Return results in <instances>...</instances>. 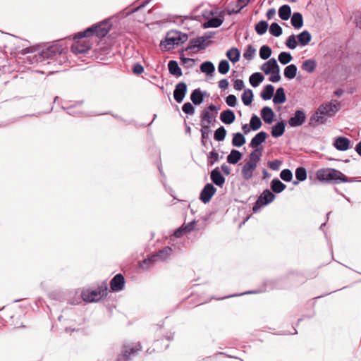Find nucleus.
Listing matches in <instances>:
<instances>
[{
  "mask_svg": "<svg viewBox=\"0 0 361 361\" xmlns=\"http://www.w3.org/2000/svg\"><path fill=\"white\" fill-rule=\"evenodd\" d=\"M339 108L340 104L336 101V104L329 102L320 105L315 114L310 118V126L314 127L317 123H324L326 121L324 116H334L338 111Z\"/></svg>",
  "mask_w": 361,
  "mask_h": 361,
  "instance_id": "obj_1",
  "label": "nucleus"
},
{
  "mask_svg": "<svg viewBox=\"0 0 361 361\" xmlns=\"http://www.w3.org/2000/svg\"><path fill=\"white\" fill-rule=\"evenodd\" d=\"M317 178L322 182L338 184L348 182V178L338 170L325 168L319 169L316 173Z\"/></svg>",
  "mask_w": 361,
  "mask_h": 361,
  "instance_id": "obj_2",
  "label": "nucleus"
},
{
  "mask_svg": "<svg viewBox=\"0 0 361 361\" xmlns=\"http://www.w3.org/2000/svg\"><path fill=\"white\" fill-rule=\"evenodd\" d=\"M188 36L187 34L182 33L179 31H170L168 32L164 41H161L160 46L161 49L169 50L175 45H179L184 43L188 40Z\"/></svg>",
  "mask_w": 361,
  "mask_h": 361,
  "instance_id": "obj_3",
  "label": "nucleus"
},
{
  "mask_svg": "<svg viewBox=\"0 0 361 361\" xmlns=\"http://www.w3.org/2000/svg\"><path fill=\"white\" fill-rule=\"evenodd\" d=\"M108 294L106 284L104 283L95 290H83L81 293L82 300L87 302H98Z\"/></svg>",
  "mask_w": 361,
  "mask_h": 361,
  "instance_id": "obj_4",
  "label": "nucleus"
},
{
  "mask_svg": "<svg viewBox=\"0 0 361 361\" xmlns=\"http://www.w3.org/2000/svg\"><path fill=\"white\" fill-rule=\"evenodd\" d=\"M89 37V35L83 36L82 32H80L74 38L71 50L75 54H84L89 51L91 47Z\"/></svg>",
  "mask_w": 361,
  "mask_h": 361,
  "instance_id": "obj_5",
  "label": "nucleus"
},
{
  "mask_svg": "<svg viewBox=\"0 0 361 361\" xmlns=\"http://www.w3.org/2000/svg\"><path fill=\"white\" fill-rule=\"evenodd\" d=\"M219 109L214 104H210L200 113L201 125L210 126L215 121Z\"/></svg>",
  "mask_w": 361,
  "mask_h": 361,
  "instance_id": "obj_6",
  "label": "nucleus"
},
{
  "mask_svg": "<svg viewBox=\"0 0 361 361\" xmlns=\"http://www.w3.org/2000/svg\"><path fill=\"white\" fill-rule=\"evenodd\" d=\"M109 30L110 28L109 25L106 23L102 22L87 28L86 30L82 32V35L83 36H96L99 38H102L107 35Z\"/></svg>",
  "mask_w": 361,
  "mask_h": 361,
  "instance_id": "obj_7",
  "label": "nucleus"
},
{
  "mask_svg": "<svg viewBox=\"0 0 361 361\" xmlns=\"http://www.w3.org/2000/svg\"><path fill=\"white\" fill-rule=\"evenodd\" d=\"M63 47L59 44H54L42 50L39 56V58L42 59L41 61L48 59H56L63 53Z\"/></svg>",
  "mask_w": 361,
  "mask_h": 361,
  "instance_id": "obj_8",
  "label": "nucleus"
},
{
  "mask_svg": "<svg viewBox=\"0 0 361 361\" xmlns=\"http://www.w3.org/2000/svg\"><path fill=\"white\" fill-rule=\"evenodd\" d=\"M140 350L141 345L140 343L126 345L123 347L122 354L118 357L117 361H129L130 357Z\"/></svg>",
  "mask_w": 361,
  "mask_h": 361,
  "instance_id": "obj_9",
  "label": "nucleus"
},
{
  "mask_svg": "<svg viewBox=\"0 0 361 361\" xmlns=\"http://www.w3.org/2000/svg\"><path fill=\"white\" fill-rule=\"evenodd\" d=\"M274 199V194L271 192L269 189L264 190L257 200L253 207V211L257 212L260 207L273 202Z\"/></svg>",
  "mask_w": 361,
  "mask_h": 361,
  "instance_id": "obj_10",
  "label": "nucleus"
},
{
  "mask_svg": "<svg viewBox=\"0 0 361 361\" xmlns=\"http://www.w3.org/2000/svg\"><path fill=\"white\" fill-rule=\"evenodd\" d=\"M216 191V189L212 184H206L200 192V200L204 204L209 202L212 196L215 194Z\"/></svg>",
  "mask_w": 361,
  "mask_h": 361,
  "instance_id": "obj_11",
  "label": "nucleus"
},
{
  "mask_svg": "<svg viewBox=\"0 0 361 361\" xmlns=\"http://www.w3.org/2000/svg\"><path fill=\"white\" fill-rule=\"evenodd\" d=\"M209 37V36H202L192 39L190 41L189 46L187 47L186 50L194 49L195 48H197L198 50L204 49L207 44L209 43L208 42L206 44L207 39Z\"/></svg>",
  "mask_w": 361,
  "mask_h": 361,
  "instance_id": "obj_12",
  "label": "nucleus"
},
{
  "mask_svg": "<svg viewBox=\"0 0 361 361\" xmlns=\"http://www.w3.org/2000/svg\"><path fill=\"white\" fill-rule=\"evenodd\" d=\"M172 249L169 247H166L162 250L158 251L156 254L152 255L147 259H145L144 262H147V261L150 262H155L157 261H164L171 254Z\"/></svg>",
  "mask_w": 361,
  "mask_h": 361,
  "instance_id": "obj_13",
  "label": "nucleus"
},
{
  "mask_svg": "<svg viewBox=\"0 0 361 361\" xmlns=\"http://www.w3.org/2000/svg\"><path fill=\"white\" fill-rule=\"evenodd\" d=\"M187 85L184 82H180L176 85L173 91V97L178 103L183 102L187 93Z\"/></svg>",
  "mask_w": 361,
  "mask_h": 361,
  "instance_id": "obj_14",
  "label": "nucleus"
},
{
  "mask_svg": "<svg viewBox=\"0 0 361 361\" xmlns=\"http://www.w3.org/2000/svg\"><path fill=\"white\" fill-rule=\"evenodd\" d=\"M306 119L305 114L302 110H297L294 116L288 120V124L291 127H297L302 126Z\"/></svg>",
  "mask_w": 361,
  "mask_h": 361,
  "instance_id": "obj_15",
  "label": "nucleus"
},
{
  "mask_svg": "<svg viewBox=\"0 0 361 361\" xmlns=\"http://www.w3.org/2000/svg\"><path fill=\"white\" fill-rule=\"evenodd\" d=\"M125 279L121 274H116L110 281V288L114 292H118L123 289Z\"/></svg>",
  "mask_w": 361,
  "mask_h": 361,
  "instance_id": "obj_16",
  "label": "nucleus"
},
{
  "mask_svg": "<svg viewBox=\"0 0 361 361\" xmlns=\"http://www.w3.org/2000/svg\"><path fill=\"white\" fill-rule=\"evenodd\" d=\"M210 178L219 187H222L225 183V178L221 175L218 167L211 171Z\"/></svg>",
  "mask_w": 361,
  "mask_h": 361,
  "instance_id": "obj_17",
  "label": "nucleus"
},
{
  "mask_svg": "<svg viewBox=\"0 0 361 361\" xmlns=\"http://www.w3.org/2000/svg\"><path fill=\"white\" fill-rule=\"evenodd\" d=\"M350 140L345 137H338L335 139L334 146L340 151H345L349 148Z\"/></svg>",
  "mask_w": 361,
  "mask_h": 361,
  "instance_id": "obj_18",
  "label": "nucleus"
},
{
  "mask_svg": "<svg viewBox=\"0 0 361 361\" xmlns=\"http://www.w3.org/2000/svg\"><path fill=\"white\" fill-rule=\"evenodd\" d=\"M257 166L246 162L242 168L241 173L244 179L250 180L253 176V172L256 169Z\"/></svg>",
  "mask_w": 361,
  "mask_h": 361,
  "instance_id": "obj_19",
  "label": "nucleus"
},
{
  "mask_svg": "<svg viewBox=\"0 0 361 361\" xmlns=\"http://www.w3.org/2000/svg\"><path fill=\"white\" fill-rule=\"evenodd\" d=\"M261 116L266 123L270 124L274 121V113L270 107L264 106L261 110Z\"/></svg>",
  "mask_w": 361,
  "mask_h": 361,
  "instance_id": "obj_20",
  "label": "nucleus"
},
{
  "mask_svg": "<svg viewBox=\"0 0 361 361\" xmlns=\"http://www.w3.org/2000/svg\"><path fill=\"white\" fill-rule=\"evenodd\" d=\"M267 137V133L264 131L258 133L250 142V147L252 148H257V147L265 141Z\"/></svg>",
  "mask_w": 361,
  "mask_h": 361,
  "instance_id": "obj_21",
  "label": "nucleus"
},
{
  "mask_svg": "<svg viewBox=\"0 0 361 361\" xmlns=\"http://www.w3.org/2000/svg\"><path fill=\"white\" fill-rule=\"evenodd\" d=\"M276 60L274 58L270 59L269 61L265 62L261 66V70L266 74L268 75L271 72L275 70L278 66Z\"/></svg>",
  "mask_w": 361,
  "mask_h": 361,
  "instance_id": "obj_22",
  "label": "nucleus"
},
{
  "mask_svg": "<svg viewBox=\"0 0 361 361\" xmlns=\"http://www.w3.org/2000/svg\"><path fill=\"white\" fill-rule=\"evenodd\" d=\"M286 123L284 121H281L276 123L271 128V135L274 137H279L281 136L285 132Z\"/></svg>",
  "mask_w": 361,
  "mask_h": 361,
  "instance_id": "obj_23",
  "label": "nucleus"
},
{
  "mask_svg": "<svg viewBox=\"0 0 361 361\" xmlns=\"http://www.w3.org/2000/svg\"><path fill=\"white\" fill-rule=\"evenodd\" d=\"M235 116L234 112L230 109L223 111L220 115L221 121L225 124L232 123L235 121Z\"/></svg>",
  "mask_w": 361,
  "mask_h": 361,
  "instance_id": "obj_24",
  "label": "nucleus"
},
{
  "mask_svg": "<svg viewBox=\"0 0 361 361\" xmlns=\"http://www.w3.org/2000/svg\"><path fill=\"white\" fill-rule=\"evenodd\" d=\"M204 94L200 90L195 89L190 94V99L195 105H200L204 101Z\"/></svg>",
  "mask_w": 361,
  "mask_h": 361,
  "instance_id": "obj_25",
  "label": "nucleus"
},
{
  "mask_svg": "<svg viewBox=\"0 0 361 361\" xmlns=\"http://www.w3.org/2000/svg\"><path fill=\"white\" fill-rule=\"evenodd\" d=\"M168 68L169 73L177 78L180 77L183 74L182 71L176 61H170L168 63Z\"/></svg>",
  "mask_w": 361,
  "mask_h": 361,
  "instance_id": "obj_26",
  "label": "nucleus"
},
{
  "mask_svg": "<svg viewBox=\"0 0 361 361\" xmlns=\"http://www.w3.org/2000/svg\"><path fill=\"white\" fill-rule=\"evenodd\" d=\"M263 149L262 147L257 148L254 151H252L249 156L248 163L252 164L253 165L257 166V164L260 160V157H262Z\"/></svg>",
  "mask_w": 361,
  "mask_h": 361,
  "instance_id": "obj_27",
  "label": "nucleus"
},
{
  "mask_svg": "<svg viewBox=\"0 0 361 361\" xmlns=\"http://www.w3.org/2000/svg\"><path fill=\"white\" fill-rule=\"evenodd\" d=\"M297 38L298 39V42L301 46L307 45L312 39L311 34L307 30H304L299 35H298Z\"/></svg>",
  "mask_w": 361,
  "mask_h": 361,
  "instance_id": "obj_28",
  "label": "nucleus"
},
{
  "mask_svg": "<svg viewBox=\"0 0 361 361\" xmlns=\"http://www.w3.org/2000/svg\"><path fill=\"white\" fill-rule=\"evenodd\" d=\"M286 97L285 94L284 89L283 87H279L276 90V94L273 98V102L274 104H283L286 102Z\"/></svg>",
  "mask_w": 361,
  "mask_h": 361,
  "instance_id": "obj_29",
  "label": "nucleus"
},
{
  "mask_svg": "<svg viewBox=\"0 0 361 361\" xmlns=\"http://www.w3.org/2000/svg\"><path fill=\"white\" fill-rule=\"evenodd\" d=\"M286 185L278 178H274L271 181V188L276 193H280L283 191Z\"/></svg>",
  "mask_w": 361,
  "mask_h": 361,
  "instance_id": "obj_30",
  "label": "nucleus"
},
{
  "mask_svg": "<svg viewBox=\"0 0 361 361\" xmlns=\"http://www.w3.org/2000/svg\"><path fill=\"white\" fill-rule=\"evenodd\" d=\"M291 24L295 29H300L303 25V18L301 13L295 12L291 17Z\"/></svg>",
  "mask_w": 361,
  "mask_h": 361,
  "instance_id": "obj_31",
  "label": "nucleus"
},
{
  "mask_svg": "<svg viewBox=\"0 0 361 361\" xmlns=\"http://www.w3.org/2000/svg\"><path fill=\"white\" fill-rule=\"evenodd\" d=\"M226 56L231 62L236 63L240 60V52L237 48L233 47L227 51Z\"/></svg>",
  "mask_w": 361,
  "mask_h": 361,
  "instance_id": "obj_32",
  "label": "nucleus"
},
{
  "mask_svg": "<svg viewBox=\"0 0 361 361\" xmlns=\"http://www.w3.org/2000/svg\"><path fill=\"white\" fill-rule=\"evenodd\" d=\"M297 66L295 64H290L284 69V76L288 80L293 79L297 74Z\"/></svg>",
  "mask_w": 361,
  "mask_h": 361,
  "instance_id": "obj_33",
  "label": "nucleus"
},
{
  "mask_svg": "<svg viewBox=\"0 0 361 361\" xmlns=\"http://www.w3.org/2000/svg\"><path fill=\"white\" fill-rule=\"evenodd\" d=\"M224 22L223 18H212L204 22L203 26L204 28L209 27H219L222 25Z\"/></svg>",
  "mask_w": 361,
  "mask_h": 361,
  "instance_id": "obj_34",
  "label": "nucleus"
},
{
  "mask_svg": "<svg viewBox=\"0 0 361 361\" xmlns=\"http://www.w3.org/2000/svg\"><path fill=\"white\" fill-rule=\"evenodd\" d=\"M274 92V87L271 85H267L261 92L260 96L264 100H269L273 97Z\"/></svg>",
  "mask_w": 361,
  "mask_h": 361,
  "instance_id": "obj_35",
  "label": "nucleus"
},
{
  "mask_svg": "<svg viewBox=\"0 0 361 361\" xmlns=\"http://www.w3.org/2000/svg\"><path fill=\"white\" fill-rule=\"evenodd\" d=\"M246 142L245 137L240 133H236L233 134L232 139V145L234 147H240L243 146Z\"/></svg>",
  "mask_w": 361,
  "mask_h": 361,
  "instance_id": "obj_36",
  "label": "nucleus"
},
{
  "mask_svg": "<svg viewBox=\"0 0 361 361\" xmlns=\"http://www.w3.org/2000/svg\"><path fill=\"white\" fill-rule=\"evenodd\" d=\"M242 157V154L236 150L232 149L230 154L227 157V161L231 164H237Z\"/></svg>",
  "mask_w": 361,
  "mask_h": 361,
  "instance_id": "obj_37",
  "label": "nucleus"
},
{
  "mask_svg": "<svg viewBox=\"0 0 361 361\" xmlns=\"http://www.w3.org/2000/svg\"><path fill=\"white\" fill-rule=\"evenodd\" d=\"M291 14V9L288 5H283L279 9V17L283 20H287L289 19Z\"/></svg>",
  "mask_w": 361,
  "mask_h": 361,
  "instance_id": "obj_38",
  "label": "nucleus"
},
{
  "mask_svg": "<svg viewBox=\"0 0 361 361\" xmlns=\"http://www.w3.org/2000/svg\"><path fill=\"white\" fill-rule=\"evenodd\" d=\"M264 80V76L260 73H255L250 77V83L252 87H257Z\"/></svg>",
  "mask_w": 361,
  "mask_h": 361,
  "instance_id": "obj_39",
  "label": "nucleus"
},
{
  "mask_svg": "<svg viewBox=\"0 0 361 361\" xmlns=\"http://www.w3.org/2000/svg\"><path fill=\"white\" fill-rule=\"evenodd\" d=\"M316 62L314 60L308 59L303 62L302 68L307 73H312L316 68Z\"/></svg>",
  "mask_w": 361,
  "mask_h": 361,
  "instance_id": "obj_40",
  "label": "nucleus"
},
{
  "mask_svg": "<svg viewBox=\"0 0 361 361\" xmlns=\"http://www.w3.org/2000/svg\"><path fill=\"white\" fill-rule=\"evenodd\" d=\"M202 72L211 75L215 70L214 64L210 61H205L200 66Z\"/></svg>",
  "mask_w": 361,
  "mask_h": 361,
  "instance_id": "obj_41",
  "label": "nucleus"
},
{
  "mask_svg": "<svg viewBox=\"0 0 361 361\" xmlns=\"http://www.w3.org/2000/svg\"><path fill=\"white\" fill-rule=\"evenodd\" d=\"M252 98L253 92L250 89L245 90L242 94V101L246 106H248L252 103Z\"/></svg>",
  "mask_w": 361,
  "mask_h": 361,
  "instance_id": "obj_42",
  "label": "nucleus"
},
{
  "mask_svg": "<svg viewBox=\"0 0 361 361\" xmlns=\"http://www.w3.org/2000/svg\"><path fill=\"white\" fill-rule=\"evenodd\" d=\"M271 49L267 45H263L259 49V56L262 59L266 60L271 55Z\"/></svg>",
  "mask_w": 361,
  "mask_h": 361,
  "instance_id": "obj_43",
  "label": "nucleus"
},
{
  "mask_svg": "<svg viewBox=\"0 0 361 361\" xmlns=\"http://www.w3.org/2000/svg\"><path fill=\"white\" fill-rule=\"evenodd\" d=\"M268 29V23L264 20L259 21L255 25V31L257 34L262 35H264Z\"/></svg>",
  "mask_w": 361,
  "mask_h": 361,
  "instance_id": "obj_44",
  "label": "nucleus"
},
{
  "mask_svg": "<svg viewBox=\"0 0 361 361\" xmlns=\"http://www.w3.org/2000/svg\"><path fill=\"white\" fill-rule=\"evenodd\" d=\"M278 59L279 62L283 65H286L293 60L291 54L288 52L285 51L281 52L279 55Z\"/></svg>",
  "mask_w": 361,
  "mask_h": 361,
  "instance_id": "obj_45",
  "label": "nucleus"
},
{
  "mask_svg": "<svg viewBox=\"0 0 361 361\" xmlns=\"http://www.w3.org/2000/svg\"><path fill=\"white\" fill-rule=\"evenodd\" d=\"M250 125L252 130H257L262 126V121L257 115H253L251 117Z\"/></svg>",
  "mask_w": 361,
  "mask_h": 361,
  "instance_id": "obj_46",
  "label": "nucleus"
},
{
  "mask_svg": "<svg viewBox=\"0 0 361 361\" xmlns=\"http://www.w3.org/2000/svg\"><path fill=\"white\" fill-rule=\"evenodd\" d=\"M226 135V129L224 126H221L215 131L214 138L216 141H222L225 139Z\"/></svg>",
  "mask_w": 361,
  "mask_h": 361,
  "instance_id": "obj_47",
  "label": "nucleus"
},
{
  "mask_svg": "<svg viewBox=\"0 0 361 361\" xmlns=\"http://www.w3.org/2000/svg\"><path fill=\"white\" fill-rule=\"evenodd\" d=\"M269 32L273 36L279 37L282 34V28L276 23H273L269 28Z\"/></svg>",
  "mask_w": 361,
  "mask_h": 361,
  "instance_id": "obj_48",
  "label": "nucleus"
},
{
  "mask_svg": "<svg viewBox=\"0 0 361 361\" xmlns=\"http://www.w3.org/2000/svg\"><path fill=\"white\" fill-rule=\"evenodd\" d=\"M230 68V65L226 60H222L219 62L218 66V71L221 74H226Z\"/></svg>",
  "mask_w": 361,
  "mask_h": 361,
  "instance_id": "obj_49",
  "label": "nucleus"
},
{
  "mask_svg": "<svg viewBox=\"0 0 361 361\" xmlns=\"http://www.w3.org/2000/svg\"><path fill=\"white\" fill-rule=\"evenodd\" d=\"M295 177L299 181H304L307 178V171L303 167L297 168L295 170Z\"/></svg>",
  "mask_w": 361,
  "mask_h": 361,
  "instance_id": "obj_50",
  "label": "nucleus"
},
{
  "mask_svg": "<svg viewBox=\"0 0 361 361\" xmlns=\"http://www.w3.org/2000/svg\"><path fill=\"white\" fill-rule=\"evenodd\" d=\"M256 50L252 45H248L243 54V56L247 60H252L255 54Z\"/></svg>",
  "mask_w": 361,
  "mask_h": 361,
  "instance_id": "obj_51",
  "label": "nucleus"
},
{
  "mask_svg": "<svg viewBox=\"0 0 361 361\" xmlns=\"http://www.w3.org/2000/svg\"><path fill=\"white\" fill-rule=\"evenodd\" d=\"M207 159H208L207 164L209 166H212L215 162L218 161V160L219 159V154L215 150H212L208 154Z\"/></svg>",
  "mask_w": 361,
  "mask_h": 361,
  "instance_id": "obj_52",
  "label": "nucleus"
},
{
  "mask_svg": "<svg viewBox=\"0 0 361 361\" xmlns=\"http://www.w3.org/2000/svg\"><path fill=\"white\" fill-rule=\"evenodd\" d=\"M180 60L181 65L185 66L187 68L192 67L195 63V59L185 58L183 56H180Z\"/></svg>",
  "mask_w": 361,
  "mask_h": 361,
  "instance_id": "obj_53",
  "label": "nucleus"
},
{
  "mask_svg": "<svg viewBox=\"0 0 361 361\" xmlns=\"http://www.w3.org/2000/svg\"><path fill=\"white\" fill-rule=\"evenodd\" d=\"M281 178L286 182H289L293 178V173L289 169H283L280 173Z\"/></svg>",
  "mask_w": 361,
  "mask_h": 361,
  "instance_id": "obj_54",
  "label": "nucleus"
},
{
  "mask_svg": "<svg viewBox=\"0 0 361 361\" xmlns=\"http://www.w3.org/2000/svg\"><path fill=\"white\" fill-rule=\"evenodd\" d=\"M279 73H280V68H279V66H278L276 67V68H275L274 71H273L272 72H271L269 73V74H271L269 80L273 82H279L281 80V76H280Z\"/></svg>",
  "mask_w": 361,
  "mask_h": 361,
  "instance_id": "obj_55",
  "label": "nucleus"
},
{
  "mask_svg": "<svg viewBox=\"0 0 361 361\" xmlns=\"http://www.w3.org/2000/svg\"><path fill=\"white\" fill-rule=\"evenodd\" d=\"M183 111L189 115H193L195 114V108L190 102H186L182 106Z\"/></svg>",
  "mask_w": 361,
  "mask_h": 361,
  "instance_id": "obj_56",
  "label": "nucleus"
},
{
  "mask_svg": "<svg viewBox=\"0 0 361 361\" xmlns=\"http://www.w3.org/2000/svg\"><path fill=\"white\" fill-rule=\"evenodd\" d=\"M286 45L291 49H294L297 47V42L294 35L289 36L286 42Z\"/></svg>",
  "mask_w": 361,
  "mask_h": 361,
  "instance_id": "obj_57",
  "label": "nucleus"
},
{
  "mask_svg": "<svg viewBox=\"0 0 361 361\" xmlns=\"http://www.w3.org/2000/svg\"><path fill=\"white\" fill-rule=\"evenodd\" d=\"M226 102L228 106L234 107L237 104L236 97L233 94H229L226 98Z\"/></svg>",
  "mask_w": 361,
  "mask_h": 361,
  "instance_id": "obj_58",
  "label": "nucleus"
},
{
  "mask_svg": "<svg viewBox=\"0 0 361 361\" xmlns=\"http://www.w3.org/2000/svg\"><path fill=\"white\" fill-rule=\"evenodd\" d=\"M201 135H202V140H206L209 137V128L210 126H208L207 125V126H204V125H201Z\"/></svg>",
  "mask_w": 361,
  "mask_h": 361,
  "instance_id": "obj_59",
  "label": "nucleus"
},
{
  "mask_svg": "<svg viewBox=\"0 0 361 361\" xmlns=\"http://www.w3.org/2000/svg\"><path fill=\"white\" fill-rule=\"evenodd\" d=\"M281 165V161L279 160H274L269 162V166L271 169L277 171L279 169L280 166Z\"/></svg>",
  "mask_w": 361,
  "mask_h": 361,
  "instance_id": "obj_60",
  "label": "nucleus"
},
{
  "mask_svg": "<svg viewBox=\"0 0 361 361\" xmlns=\"http://www.w3.org/2000/svg\"><path fill=\"white\" fill-rule=\"evenodd\" d=\"M246 6V4H244L243 5H238V4H236L235 7L233 8H228L227 12L229 15L231 14H233V13H239L241 9Z\"/></svg>",
  "mask_w": 361,
  "mask_h": 361,
  "instance_id": "obj_61",
  "label": "nucleus"
},
{
  "mask_svg": "<svg viewBox=\"0 0 361 361\" xmlns=\"http://www.w3.org/2000/svg\"><path fill=\"white\" fill-rule=\"evenodd\" d=\"M233 87L238 91L243 90V88L244 87L243 81L240 79L235 80L233 82Z\"/></svg>",
  "mask_w": 361,
  "mask_h": 361,
  "instance_id": "obj_62",
  "label": "nucleus"
},
{
  "mask_svg": "<svg viewBox=\"0 0 361 361\" xmlns=\"http://www.w3.org/2000/svg\"><path fill=\"white\" fill-rule=\"evenodd\" d=\"M228 85L229 82L226 79H222L219 82V87L222 90H226Z\"/></svg>",
  "mask_w": 361,
  "mask_h": 361,
  "instance_id": "obj_63",
  "label": "nucleus"
},
{
  "mask_svg": "<svg viewBox=\"0 0 361 361\" xmlns=\"http://www.w3.org/2000/svg\"><path fill=\"white\" fill-rule=\"evenodd\" d=\"M144 71V68L140 64H135L133 66V73L135 74H141Z\"/></svg>",
  "mask_w": 361,
  "mask_h": 361,
  "instance_id": "obj_64",
  "label": "nucleus"
}]
</instances>
